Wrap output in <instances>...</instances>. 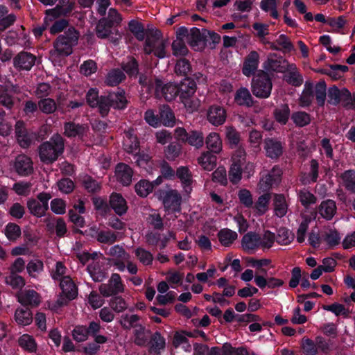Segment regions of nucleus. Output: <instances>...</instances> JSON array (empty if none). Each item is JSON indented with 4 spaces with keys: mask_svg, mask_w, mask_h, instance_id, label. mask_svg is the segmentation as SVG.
I'll use <instances>...</instances> for the list:
<instances>
[{
    "mask_svg": "<svg viewBox=\"0 0 355 355\" xmlns=\"http://www.w3.org/2000/svg\"><path fill=\"white\" fill-rule=\"evenodd\" d=\"M217 157L210 151L203 152L198 158V162L206 171H211L216 166Z\"/></svg>",
    "mask_w": 355,
    "mask_h": 355,
    "instance_id": "nucleus-23",
    "label": "nucleus"
},
{
    "mask_svg": "<svg viewBox=\"0 0 355 355\" xmlns=\"http://www.w3.org/2000/svg\"><path fill=\"white\" fill-rule=\"evenodd\" d=\"M153 183L146 180H141L135 186L136 193L141 197H146L153 190Z\"/></svg>",
    "mask_w": 355,
    "mask_h": 355,
    "instance_id": "nucleus-36",
    "label": "nucleus"
},
{
    "mask_svg": "<svg viewBox=\"0 0 355 355\" xmlns=\"http://www.w3.org/2000/svg\"><path fill=\"white\" fill-rule=\"evenodd\" d=\"M327 87L324 80L318 82L315 87V98L320 106L324 105L327 96Z\"/></svg>",
    "mask_w": 355,
    "mask_h": 355,
    "instance_id": "nucleus-42",
    "label": "nucleus"
},
{
    "mask_svg": "<svg viewBox=\"0 0 355 355\" xmlns=\"http://www.w3.org/2000/svg\"><path fill=\"white\" fill-rule=\"evenodd\" d=\"M117 180L123 186H128L132 182L133 170L124 163H119L115 170Z\"/></svg>",
    "mask_w": 355,
    "mask_h": 355,
    "instance_id": "nucleus-15",
    "label": "nucleus"
},
{
    "mask_svg": "<svg viewBox=\"0 0 355 355\" xmlns=\"http://www.w3.org/2000/svg\"><path fill=\"white\" fill-rule=\"evenodd\" d=\"M341 178L345 188L355 193V172L352 170L347 171L342 174Z\"/></svg>",
    "mask_w": 355,
    "mask_h": 355,
    "instance_id": "nucleus-41",
    "label": "nucleus"
},
{
    "mask_svg": "<svg viewBox=\"0 0 355 355\" xmlns=\"http://www.w3.org/2000/svg\"><path fill=\"white\" fill-rule=\"evenodd\" d=\"M63 150V139L58 135H55L50 141L39 146L40 158L43 162L51 164L62 153Z\"/></svg>",
    "mask_w": 355,
    "mask_h": 355,
    "instance_id": "nucleus-2",
    "label": "nucleus"
},
{
    "mask_svg": "<svg viewBox=\"0 0 355 355\" xmlns=\"http://www.w3.org/2000/svg\"><path fill=\"white\" fill-rule=\"evenodd\" d=\"M302 349L306 355H316L318 353V347L315 341H313L309 338L302 340Z\"/></svg>",
    "mask_w": 355,
    "mask_h": 355,
    "instance_id": "nucleus-60",
    "label": "nucleus"
},
{
    "mask_svg": "<svg viewBox=\"0 0 355 355\" xmlns=\"http://www.w3.org/2000/svg\"><path fill=\"white\" fill-rule=\"evenodd\" d=\"M272 84L268 74L260 71L252 81V92L258 98H266L271 92Z\"/></svg>",
    "mask_w": 355,
    "mask_h": 355,
    "instance_id": "nucleus-4",
    "label": "nucleus"
},
{
    "mask_svg": "<svg viewBox=\"0 0 355 355\" xmlns=\"http://www.w3.org/2000/svg\"><path fill=\"white\" fill-rule=\"evenodd\" d=\"M121 67L128 76H132L137 75L139 71L138 63L135 58H129L126 62H123Z\"/></svg>",
    "mask_w": 355,
    "mask_h": 355,
    "instance_id": "nucleus-47",
    "label": "nucleus"
},
{
    "mask_svg": "<svg viewBox=\"0 0 355 355\" xmlns=\"http://www.w3.org/2000/svg\"><path fill=\"white\" fill-rule=\"evenodd\" d=\"M336 211V203L331 200L322 202L319 208L321 216L327 219H331L334 216Z\"/></svg>",
    "mask_w": 355,
    "mask_h": 355,
    "instance_id": "nucleus-29",
    "label": "nucleus"
},
{
    "mask_svg": "<svg viewBox=\"0 0 355 355\" xmlns=\"http://www.w3.org/2000/svg\"><path fill=\"white\" fill-rule=\"evenodd\" d=\"M116 239L117 234L110 231H101L97 235V241L102 243L112 244Z\"/></svg>",
    "mask_w": 355,
    "mask_h": 355,
    "instance_id": "nucleus-52",
    "label": "nucleus"
},
{
    "mask_svg": "<svg viewBox=\"0 0 355 355\" xmlns=\"http://www.w3.org/2000/svg\"><path fill=\"white\" fill-rule=\"evenodd\" d=\"M274 210L279 217L284 216L287 211V205L283 195H275L274 198Z\"/></svg>",
    "mask_w": 355,
    "mask_h": 355,
    "instance_id": "nucleus-35",
    "label": "nucleus"
},
{
    "mask_svg": "<svg viewBox=\"0 0 355 355\" xmlns=\"http://www.w3.org/2000/svg\"><path fill=\"white\" fill-rule=\"evenodd\" d=\"M109 98L112 107L116 109H123L128 103V101L124 96V93L122 92L110 94Z\"/></svg>",
    "mask_w": 355,
    "mask_h": 355,
    "instance_id": "nucleus-39",
    "label": "nucleus"
},
{
    "mask_svg": "<svg viewBox=\"0 0 355 355\" xmlns=\"http://www.w3.org/2000/svg\"><path fill=\"white\" fill-rule=\"evenodd\" d=\"M60 286L62 293L69 300L75 299L78 295V289L72 279L69 276L62 277Z\"/></svg>",
    "mask_w": 355,
    "mask_h": 355,
    "instance_id": "nucleus-18",
    "label": "nucleus"
},
{
    "mask_svg": "<svg viewBox=\"0 0 355 355\" xmlns=\"http://www.w3.org/2000/svg\"><path fill=\"white\" fill-rule=\"evenodd\" d=\"M6 235L10 241H15L21 235V229L15 223H9L6 228Z\"/></svg>",
    "mask_w": 355,
    "mask_h": 355,
    "instance_id": "nucleus-58",
    "label": "nucleus"
},
{
    "mask_svg": "<svg viewBox=\"0 0 355 355\" xmlns=\"http://www.w3.org/2000/svg\"><path fill=\"white\" fill-rule=\"evenodd\" d=\"M291 118L294 123L300 127L305 126L308 125L311 121L309 114L304 112H295L292 114Z\"/></svg>",
    "mask_w": 355,
    "mask_h": 355,
    "instance_id": "nucleus-51",
    "label": "nucleus"
},
{
    "mask_svg": "<svg viewBox=\"0 0 355 355\" xmlns=\"http://www.w3.org/2000/svg\"><path fill=\"white\" fill-rule=\"evenodd\" d=\"M313 85L311 82H306L304 89L299 98L300 105L302 107L309 106L313 99Z\"/></svg>",
    "mask_w": 355,
    "mask_h": 355,
    "instance_id": "nucleus-26",
    "label": "nucleus"
},
{
    "mask_svg": "<svg viewBox=\"0 0 355 355\" xmlns=\"http://www.w3.org/2000/svg\"><path fill=\"white\" fill-rule=\"evenodd\" d=\"M181 152V147L178 144L171 143L166 148L164 153L168 159H175L179 156Z\"/></svg>",
    "mask_w": 355,
    "mask_h": 355,
    "instance_id": "nucleus-61",
    "label": "nucleus"
},
{
    "mask_svg": "<svg viewBox=\"0 0 355 355\" xmlns=\"http://www.w3.org/2000/svg\"><path fill=\"white\" fill-rule=\"evenodd\" d=\"M129 29L134 35L140 41L146 37L147 31H145L141 23L132 20L129 23Z\"/></svg>",
    "mask_w": 355,
    "mask_h": 355,
    "instance_id": "nucleus-38",
    "label": "nucleus"
},
{
    "mask_svg": "<svg viewBox=\"0 0 355 355\" xmlns=\"http://www.w3.org/2000/svg\"><path fill=\"white\" fill-rule=\"evenodd\" d=\"M242 164L234 161L229 171V179L233 184L239 182L242 177Z\"/></svg>",
    "mask_w": 355,
    "mask_h": 355,
    "instance_id": "nucleus-44",
    "label": "nucleus"
},
{
    "mask_svg": "<svg viewBox=\"0 0 355 355\" xmlns=\"http://www.w3.org/2000/svg\"><path fill=\"white\" fill-rule=\"evenodd\" d=\"M110 205L116 214L119 216L125 214L128 209L125 200L119 193H112L111 195Z\"/></svg>",
    "mask_w": 355,
    "mask_h": 355,
    "instance_id": "nucleus-21",
    "label": "nucleus"
},
{
    "mask_svg": "<svg viewBox=\"0 0 355 355\" xmlns=\"http://www.w3.org/2000/svg\"><path fill=\"white\" fill-rule=\"evenodd\" d=\"M17 297L19 302L24 306L34 307L40 303L39 294L33 290L21 291L17 294Z\"/></svg>",
    "mask_w": 355,
    "mask_h": 355,
    "instance_id": "nucleus-13",
    "label": "nucleus"
},
{
    "mask_svg": "<svg viewBox=\"0 0 355 355\" xmlns=\"http://www.w3.org/2000/svg\"><path fill=\"white\" fill-rule=\"evenodd\" d=\"M264 148L266 155L272 159H277L282 155V146L280 141L271 138L264 140Z\"/></svg>",
    "mask_w": 355,
    "mask_h": 355,
    "instance_id": "nucleus-17",
    "label": "nucleus"
},
{
    "mask_svg": "<svg viewBox=\"0 0 355 355\" xmlns=\"http://www.w3.org/2000/svg\"><path fill=\"white\" fill-rule=\"evenodd\" d=\"M148 340V336L146 335L145 328L141 325L135 326V343L139 346L144 345Z\"/></svg>",
    "mask_w": 355,
    "mask_h": 355,
    "instance_id": "nucleus-55",
    "label": "nucleus"
},
{
    "mask_svg": "<svg viewBox=\"0 0 355 355\" xmlns=\"http://www.w3.org/2000/svg\"><path fill=\"white\" fill-rule=\"evenodd\" d=\"M6 282L13 288L21 289L25 285V280L24 278L15 272H10V275L6 278Z\"/></svg>",
    "mask_w": 355,
    "mask_h": 355,
    "instance_id": "nucleus-53",
    "label": "nucleus"
},
{
    "mask_svg": "<svg viewBox=\"0 0 355 355\" xmlns=\"http://www.w3.org/2000/svg\"><path fill=\"white\" fill-rule=\"evenodd\" d=\"M284 78L288 84L295 87L300 86L303 83L302 76L295 67L284 76Z\"/></svg>",
    "mask_w": 355,
    "mask_h": 355,
    "instance_id": "nucleus-46",
    "label": "nucleus"
},
{
    "mask_svg": "<svg viewBox=\"0 0 355 355\" xmlns=\"http://www.w3.org/2000/svg\"><path fill=\"white\" fill-rule=\"evenodd\" d=\"M259 62V54L256 51H251L246 57L243 67V73L249 77L257 70Z\"/></svg>",
    "mask_w": 355,
    "mask_h": 355,
    "instance_id": "nucleus-19",
    "label": "nucleus"
},
{
    "mask_svg": "<svg viewBox=\"0 0 355 355\" xmlns=\"http://www.w3.org/2000/svg\"><path fill=\"white\" fill-rule=\"evenodd\" d=\"M19 345L24 349L34 352L36 349V344L34 339L29 335L24 334L19 339Z\"/></svg>",
    "mask_w": 355,
    "mask_h": 355,
    "instance_id": "nucleus-54",
    "label": "nucleus"
},
{
    "mask_svg": "<svg viewBox=\"0 0 355 355\" xmlns=\"http://www.w3.org/2000/svg\"><path fill=\"white\" fill-rule=\"evenodd\" d=\"M16 322L21 325H28L33 320L32 313L28 307L17 309L15 314Z\"/></svg>",
    "mask_w": 355,
    "mask_h": 355,
    "instance_id": "nucleus-28",
    "label": "nucleus"
},
{
    "mask_svg": "<svg viewBox=\"0 0 355 355\" xmlns=\"http://www.w3.org/2000/svg\"><path fill=\"white\" fill-rule=\"evenodd\" d=\"M123 286L122 284L121 277L119 274H113L108 284H102L99 286L100 293L104 297H110L123 292Z\"/></svg>",
    "mask_w": 355,
    "mask_h": 355,
    "instance_id": "nucleus-6",
    "label": "nucleus"
},
{
    "mask_svg": "<svg viewBox=\"0 0 355 355\" xmlns=\"http://www.w3.org/2000/svg\"><path fill=\"white\" fill-rule=\"evenodd\" d=\"M14 168L15 171L22 176L28 175L33 172V162L31 158L24 154L16 157Z\"/></svg>",
    "mask_w": 355,
    "mask_h": 355,
    "instance_id": "nucleus-11",
    "label": "nucleus"
},
{
    "mask_svg": "<svg viewBox=\"0 0 355 355\" xmlns=\"http://www.w3.org/2000/svg\"><path fill=\"white\" fill-rule=\"evenodd\" d=\"M190 145L196 148L202 147L203 145V136L202 133L197 132H191L189 134L187 141Z\"/></svg>",
    "mask_w": 355,
    "mask_h": 355,
    "instance_id": "nucleus-63",
    "label": "nucleus"
},
{
    "mask_svg": "<svg viewBox=\"0 0 355 355\" xmlns=\"http://www.w3.org/2000/svg\"><path fill=\"white\" fill-rule=\"evenodd\" d=\"M186 35H188V29L185 27H180L176 32V40L172 44L173 54L175 55H184L187 53L188 49L183 40Z\"/></svg>",
    "mask_w": 355,
    "mask_h": 355,
    "instance_id": "nucleus-12",
    "label": "nucleus"
},
{
    "mask_svg": "<svg viewBox=\"0 0 355 355\" xmlns=\"http://www.w3.org/2000/svg\"><path fill=\"white\" fill-rule=\"evenodd\" d=\"M225 135L229 143L232 146H236L239 144L240 134L232 126L226 127Z\"/></svg>",
    "mask_w": 355,
    "mask_h": 355,
    "instance_id": "nucleus-57",
    "label": "nucleus"
},
{
    "mask_svg": "<svg viewBox=\"0 0 355 355\" xmlns=\"http://www.w3.org/2000/svg\"><path fill=\"white\" fill-rule=\"evenodd\" d=\"M150 352L159 354L161 349L165 347V340L159 332L153 334L150 338Z\"/></svg>",
    "mask_w": 355,
    "mask_h": 355,
    "instance_id": "nucleus-31",
    "label": "nucleus"
},
{
    "mask_svg": "<svg viewBox=\"0 0 355 355\" xmlns=\"http://www.w3.org/2000/svg\"><path fill=\"white\" fill-rule=\"evenodd\" d=\"M208 149L214 153H219L222 150V141L217 133H210L206 139Z\"/></svg>",
    "mask_w": 355,
    "mask_h": 355,
    "instance_id": "nucleus-30",
    "label": "nucleus"
},
{
    "mask_svg": "<svg viewBox=\"0 0 355 355\" xmlns=\"http://www.w3.org/2000/svg\"><path fill=\"white\" fill-rule=\"evenodd\" d=\"M112 27L105 19H101L96 28L97 36L101 38L109 36L112 33Z\"/></svg>",
    "mask_w": 355,
    "mask_h": 355,
    "instance_id": "nucleus-40",
    "label": "nucleus"
},
{
    "mask_svg": "<svg viewBox=\"0 0 355 355\" xmlns=\"http://www.w3.org/2000/svg\"><path fill=\"white\" fill-rule=\"evenodd\" d=\"M181 100L189 112L197 110L200 105V101L197 98L193 97V96Z\"/></svg>",
    "mask_w": 355,
    "mask_h": 355,
    "instance_id": "nucleus-62",
    "label": "nucleus"
},
{
    "mask_svg": "<svg viewBox=\"0 0 355 355\" xmlns=\"http://www.w3.org/2000/svg\"><path fill=\"white\" fill-rule=\"evenodd\" d=\"M160 121L166 126H173L175 124V116L167 105H162L159 109Z\"/></svg>",
    "mask_w": 355,
    "mask_h": 355,
    "instance_id": "nucleus-27",
    "label": "nucleus"
},
{
    "mask_svg": "<svg viewBox=\"0 0 355 355\" xmlns=\"http://www.w3.org/2000/svg\"><path fill=\"white\" fill-rule=\"evenodd\" d=\"M226 118L225 111L219 106L211 107L208 111L207 119L215 125L223 124Z\"/></svg>",
    "mask_w": 355,
    "mask_h": 355,
    "instance_id": "nucleus-20",
    "label": "nucleus"
},
{
    "mask_svg": "<svg viewBox=\"0 0 355 355\" xmlns=\"http://www.w3.org/2000/svg\"><path fill=\"white\" fill-rule=\"evenodd\" d=\"M27 207L30 212L37 217H41L44 215L46 211L45 205H41V203L35 199H31L27 202Z\"/></svg>",
    "mask_w": 355,
    "mask_h": 355,
    "instance_id": "nucleus-37",
    "label": "nucleus"
},
{
    "mask_svg": "<svg viewBox=\"0 0 355 355\" xmlns=\"http://www.w3.org/2000/svg\"><path fill=\"white\" fill-rule=\"evenodd\" d=\"M241 246L247 252L257 250L261 247V236L254 232H248L242 238Z\"/></svg>",
    "mask_w": 355,
    "mask_h": 355,
    "instance_id": "nucleus-16",
    "label": "nucleus"
},
{
    "mask_svg": "<svg viewBox=\"0 0 355 355\" xmlns=\"http://www.w3.org/2000/svg\"><path fill=\"white\" fill-rule=\"evenodd\" d=\"M191 70L189 62L186 59H181L178 60L175 67V73L182 76H188Z\"/></svg>",
    "mask_w": 355,
    "mask_h": 355,
    "instance_id": "nucleus-48",
    "label": "nucleus"
},
{
    "mask_svg": "<svg viewBox=\"0 0 355 355\" xmlns=\"http://www.w3.org/2000/svg\"><path fill=\"white\" fill-rule=\"evenodd\" d=\"M79 33L74 28H69L59 35L53 42L54 49L51 51V57L68 56L73 52V46L77 44Z\"/></svg>",
    "mask_w": 355,
    "mask_h": 355,
    "instance_id": "nucleus-1",
    "label": "nucleus"
},
{
    "mask_svg": "<svg viewBox=\"0 0 355 355\" xmlns=\"http://www.w3.org/2000/svg\"><path fill=\"white\" fill-rule=\"evenodd\" d=\"M328 102L330 104L336 105L343 102L345 107L349 106V102L351 98V93L348 89L343 88L339 89L337 87L333 86L328 89Z\"/></svg>",
    "mask_w": 355,
    "mask_h": 355,
    "instance_id": "nucleus-7",
    "label": "nucleus"
},
{
    "mask_svg": "<svg viewBox=\"0 0 355 355\" xmlns=\"http://www.w3.org/2000/svg\"><path fill=\"white\" fill-rule=\"evenodd\" d=\"M135 254L142 263L145 265L151 264L153 259V257L150 252L141 248H138L135 250Z\"/></svg>",
    "mask_w": 355,
    "mask_h": 355,
    "instance_id": "nucleus-59",
    "label": "nucleus"
},
{
    "mask_svg": "<svg viewBox=\"0 0 355 355\" xmlns=\"http://www.w3.org/2000/svg\"><path fill=\"white\" fill-rule=\"evenodd\" d=\"M212 180L215 182H218L223 186H225L227 184L226 170L224 167H218L212 173Z\"/></svg>",
    "mask_w": 355,
    "mask_h": 355,
    "instance_id": "nucleus-56",
    "label": "nucleus"
},
{
    "mask_svg": "<svg viewBox=\"0 0 355 355\" xmlns=\"http://www.w3.org/2000/svg\"><path fill=\"white\" fill-rule=\"evenodd\" d=\"M220 242L225 246H229L237 239V233L230 230L223 229L218 233Z\"/></svg>",
    "mask_w": 355,
    "mask_h": 355,
    "instance_id": "nucleus-33",
    "label": "nucleus"
},
{
    "mask_svg": "<svg viewBox=\"0 0 355 355\" xmlns=\"http://www.w3.org/2000/svg\"><path fill=\"white\" fill-rule=\"evenodd\" d=\"M164 207L166 211L176 212L180 210L182 196L176 190H169L164 193Z\"/></svg>",
    "mask_w": 355,
    "mask_h": 355,
    "instance_id": "nucleus-8",
    "label": "nucleus"
},
{
    "mask_svg": "<svg viewBox=\"0 0 355 355\" xmlns=\"http://www.w3.org/2000/svg\"><path fill=\"white\" fill-rule=\"evenodd\" d=\"M179 90L178 86L172 83H168L162 88V93L166 101H171L173 100L178 94H179Z\"/></svg>",
    "mask_w": 355,
    "mask_h": 355,
    "instance_id": "nucleus-45",
    "label": "nucleus"
},
{
    "mask_svg": "<svg viewBox=\"0 0 355 355\" xmlns=\"http://www.w3.org/2000/svg\"><path fill=\"white\" fill-rule=\"evenodd\" d=\"M36 58L31 53L21 51L13 59V64L19 70H30L34 65Z\"/></svg>",
    "mask_w": 355,
    "mask_h": 355,
    "instance_id": "nucleus-10",
    "label": "nucleus"
},
{
    "mask_svg": "<svg viewBox=\"0 0 355 355\" xmlns=\"http://www.w3.org/2000/svg\"><path fill=\"white\" fill-rule=\"evenodd\" d=\"M234 100L238 105L247 107H252L254 103L250 91L245 87H241L236 91Z\"/></svg>",
    "mask_w": 355,
    "mask_h": 355,
    "instance_id": "nucleus-25",
    "label": "nucleus"
},
{
    "mask_svg": "<svg viewBox=\"0 0 355 355\" xmlns=\"http://www.w3.org/2000/svg\"><path fill=\"white\" fill-rule=\"evenodd\" d=\"M207 33H208L207 29H202L200 31L194 27L188 30V35H186L185 37L187 39L188 44L195 50H201L205 48L207 41Z\"/></svg>",
    "mask_w": 355,
    "mask_h": 355,
    "instance_id": "nucleus-5",
    "label": "nucleus"
},
{
    "mask_svg": "<svg viewBox=\"0 0 355 355\" xmlns=\"http://www.w3.org/2000/svg\"><path fill=\"white\" fill-rule=\"evenodd\" d=\"M87 270L94 282H101L105 277V272L100 268L97 263L89 264L87 266Z\"/></svg>",
    "mask_w": 355,
    "mask_h": 355,
    "instance_id": "nucleus-49",
    "label": "nucleus"
},
{
    "mask_svg": "<svg viewBox=\"0 0 355 355\" xmlns=\"http://www.w3.org/2000/svg\"><path fill=\"white\" fill-rule=\"evenodd\" d=\"M282 172L279 168L274 167L264 178L259 182V189L262 191H268L274 184H277L281 181Z\"/></svg>",
    "mask_w": 355,
    "mask_h": 355,
    "instance_id": "nucleus-14",
    "label": "nucleus"
},
{
    "mask_svg": "<svg viewBox=\"0 0 355 355\" xmlns=\"http://www.w3.org/2000/svg\"><path fill=\"white\" fill-rule=\"evenodd\" d=\"M179 94L181 99L187 97H191L196 92V82L191 78H185L178 86Z\"/></svg>",
    "mask_w": 355,
    "mask_h": 355,
    "instance_id": "nucleus-22",
    "label": "nucleus"
},
{
    "mask_svg": "<svg viewBox=\"0 0 355 355\" xmlns=\"http://www.w3.org/2000/svg\"><path fill=\"white\" fill-rule=\"evenodd\" d=\"M38 107L46 114H51L56 110V104L51 98H44L38 102Z\"/></svg>",
    "mask_w": 355,
    "mask_h": 355,
    "instance_id": "nucleus-50",
    "label": "nucleus"
},
{
    "mask_svg": "<svg viewBox=\"0 0 355 355\" xmlns=\"http://www.w3.org/2000/svg\"><path fill=\"white\" fill-rule=\"evenodd\" d=\"M85 132V126L73 122H68L64 125V135L69 137H81Z\"/></svg>",
    "mask_w": 355,
    "mask_h": 355,
    "instance_id": "nucleus-32",
    "label": "nucleus"
},
{
    "mask_svg": "<svg viewBox=\"0 0 355 355\" xmlns=\"http://www.w3.org/2000/svg\"><path fill=\"white\" fill-rule=\"evenodd\" d=\"M288 61L281 56H277L275 53H271L264 64V69L268 71H275L284 73L288 70Z\"/></svg>",
    "mask_w": 355,
    "mask_h": 355,
    "instance_id": "nucleus-9",
    "label": "nucleus"
},
{
    "mask_svg": "<svg viewBox=\"0 0 355 355\" xmlns=\"http://www.w3.org/2000/svg\"><path fill=\"white\" fill-rule=\"evenodd\" d=\"M0 105L8 109H11L14 105L13 97L9 94L8 89L3 85H0Z\"/></svg>",
    "mask_w": 355,
    "mask_h": 355,
    "instance_id": "nucleus-43",
    "label": "nucleus"
},
{
    "mask_svg": "<svg viewBox=\"0 0 355 355\" xmlns=\"http://www.w3.org/2000/svg\"><path fill=\"white\" fill-rule=\"evenodd\" d=\"M73 2H67V7H63V6L57 5L53 9L46 10L45 13L46 15L52 17L53 19H55L60 17L67 16L73 10Z\"/></svg>",
    "mask_w": 355,
    "mask_h": 355,
    "instance_id": "nucleus-24",
    "label": "nucleus"
},
{
    "mask_svg": "<svg viewBox=\"0 0 355 355\" xmlns=\"http://www.w3.org/2000/svg\"><path fill=\"white\" fill-rule=\"evenodd\" d=\"M275 119L282 123L285 124L288 119L289 108L287 105H283L280 109H277L275 112Z\"/></svg>",
    "mask_w": 355,
    "mask_h": 355,
    "instance_id": "nucleus-64",
    "label": "nucleus"
},
{
    "mask_svg": "<svg viewBox=\"0 0 355 355\" xmlns=\"http://www.w3.org/2000/svg\"><path fill=\"white\" fill-rule=\"evenodd\" d=\"M144 51L146 54L154 53L155 55L162 58L166 55V44L162 38V33L159 30L148 29L146 34Z\"/></svg>",
    "mask_w": 355,
    "mask_h": 355,
    "instance_id": "nucleus-3",
    "label": "nucleus"
},
{
    "mask_svg": "<svg viewBox=\"0 0 355 355\" xmlns=\"http://www.w3.org/2000/svg\"><path fill=\"white\" fill-rule=\"evenodd\" d=\"M125 78V76L121 70L119 69H112L108 73L105 83L107 85L116 86Z\"/></svg>",
    "mask_w": 355,
    "mask_h": 355,
    "instance_id": "nucleus-34",
    "label": "nucleus"
}]
</instances>
